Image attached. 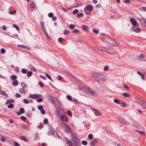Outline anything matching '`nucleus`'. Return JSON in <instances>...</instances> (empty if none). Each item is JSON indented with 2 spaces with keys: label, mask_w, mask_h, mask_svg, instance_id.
<instances>
[{
  "label": "nucleus",
  "mask_w": 146,
  "mask_h": 146,
  "mask_svg": "<svg viewBox=\"0 0 146 146\" xmlns=\"http://www.w3.org/2000/svg\"><path fill=\"white\" fill-rule=\"evenodd\" d=\"M21 85L22 86V88H27V86L26 84L24 82H22L21 83Z\"/></svg>",
  "instance_id": "obj_25"
},
{
  "label": "nucleus",
  "mask_w": 146,
  "mask_h": 146,
  "mask_svg": "<svg viewBox=\"0 0 146 146\" xmlns=\"http://www.w3.org/2000/svg\"><path fill=\"white\" fill-rule=\"evenodd\" d=\"M82 143L83 145H87L88 143L86 141L84 140L82 141Z\"/></svg>",
  "instance_id": "obj_43"
},
{
  "label": "nucleus",
  "mask_w": 146,
  "mask_h": 146,
  "mask_svg": "<svg viewBox=\"0 0 146 146\" xmlns=\"http://www.w3.org/2000/svg\"><path fill=\"white\" fill-rule=\"evenodd\" d=\"M1 52L2 54H3L6 51L4 48H2L1 50Z\"/></svg>",
  "instance_id": "obj_56"
},
{
  "label": "nucleus",
  "mask_w": 146,
  "mask_h": 146,
  "mask_svg": "<svg viewBox=\"0 0 146 146\" xmlns=\"http://www.w3.org/2000/svg\"><path fill=\"white\" fill-rule=\"evenodd\" d=\"M43 99L42 98H38L36 100L37 102H40L42 101Z\"/></svg>",
  "instance_id": "obj_49"
},
{
  "label": "nucleus",
  "mask_w": 146,
  "mask_h": 146,
  "mask_svg": "<svg viewBox=\"0 0 146 146\" xmlns=\"http://www.w3.org/2000/svg\"><path fill=\"white\" fill-rule=\"evenodd\" d=\"M60 109L59 108H57L56 110V113L57 115H59L60 114Z\"/></svg>",
  "instance_id": "obj_28"
},
{
  "label": "nucleus",
  "mask_w": 146,
  "mask_h": 146,
  "mask_svg": "<svg viewBox=\"0 0 146 146\" xmlns=\"http://www.w3.org/2000/svg\"><path fill=\"white\" fill-rule=\"evenodd\" d=\"M123 96L125 98H129L130 97V95L127 93H123L122 94Z\"/></svg>",
  "instance_id": "obj_20"
},
{
  "label": "nucleus",
  "mask_w": 146,
  "mask_h": 146,
  "mask_svg": "<svg viewBox=\"0 0 146 146\" xmlns=\"http://www.w3.org/2000/svg\"><path fill=\"white\" fill-rule=\"evenodd\" d=\"M65 141L68 146H72L73 143H72L71 141L69 140L67 138L65 137Z\"/></svg>",
  "instance_id": "obj_6"
},
{
  "label": "nucleus",
  "mask_w": 146,
  "mask_h": 146,
  "mask_svg": "<svg viewBox=\"0 0 146 146\" xmlns=\"http://www.w3.org/2000/svg\"><path fill=\"white\" fill-rule=\"evenodd\" d=\"M55 133H56V132L54 130L51 129L48 133V135H54Z\"/></svg>",
  "instance_id": "obj_19"
},
{
  "label": "nucleus",
  "mask_w": 146,
  "mask_h": 146,
  "mask_svg": "<svg viewBox=\"0 0 146 146\" xmlns=\"http://www.w3.org/2000/svg\"><path fill=\"white\" fill-rule=\"evenodd\" d=\"M98 141V139L95 138L90 142V144L91 146H94L95 145V143H97Z\"/></svg>",
  "instance_id": "obj_9"
},
{
  "label": "nucleus",
  "mask_w": 146,
  "mask_h": 146,
  "mask_svg": "<svg viewBox=\"0 0 146 146\" xmlns=\"http://www.w3.org/2000/svg\"><path fill=\"white\" fill-rule=\"evenodd\" d=\"M45 76L47 77L49 80H51V77L47 73H45Z\"/></svg>",
  "instance_id": "obj_57"
},
{
  "label": "nucleus",
  "mask_w": 146,
  "mask_h": 146,
  "mask_svg": "<svg viewBox=\"0 0 146 146\" xmlns=\"http://www.w3.org/2000/svg\"><path fill=\"white\" fill-rule=\"evenodd\" d=\"M33 74V72L31 71H29L27 73V75L29 77L31 76Z\"/></svg>",
  "instance_id": "obj_32"
},
{
  "label": "nucleus",
  "mask_w": 146,
  "mask_h": 146,
  "mask_svg": "<svg viewBox=\"0 0 146 146\" xmlns=\"http://www.w3.org/2000/svg\"><path fill=\"white\" fill-rule=\"evenodd\" d=\"M11 78L13 80H16L17 78V76L15 75H13L11 76Z\"/></svg>",
  "instance_id": "obj_41"
},
{
  "label": "nucleus",
  "mask_w": 146,
  "mask_h": 146,
  "mask_svg": "<svg viewBox=\"0 0 146 146\" xmlns=\"http://www.w3.org/2000/svg\"><path fill=\"white\" fill-rule=\"evenodd\" d=\"M13 26L15 28H16V30L17 31H18L19 30V27L17 25H15V24H13Z\"/></svg>",
  "instance_id": "obj_40"
},
{
  "label": "nucleus",
  "mask_w": 146,
  "mask_h": 146,
  "mask_svg": "<svg viewBox=\"0 0 146 146\" xmlns=\"http://www.w3.org/2000/svg\"><path fill=\"white\" fill-rule=\"evenodd\" d=\"M141 106H142L143 107L146 108V102H143L142 105H141Z\"/></svg>",
  "instance_id": "obj_64"
},
{
  "label": "nucleus",
  "mask_w": 146,
  "mask_h": 146,
  "mask_svg": "<svg viewBox=\"0 0 146 146\" xmlns=\"http://www.w3.org/2000/svg\"><path fill=\"white\" fill-rule=\"evenodd\" d=\"M21 127L22 128H23V129H28L29 127L28 126H27L26 125H25L24 124H21Z\"/></svg>",
  "instance_id": "obj_24"
},
{
  "label": "nucleus",
  "mask_w": 146,
  "mask_h": 146,
  "mask_svg": "<svg viewBox=\"0 0 146 146\" xmlns=\"http://www.w3.org/2000/svg\"><path fill=\"white\" fill-rule=\"evenodd\" d=\"M78 9H76L75 10H74L73 12V13H72V14H73V15H75V14H76L77 13H78Z\"/></svg>",
  "instance_id": "obj_55"
},
{
  "label": "nucleus",
  "mask_w": 146,
  "mask_h": 146,
  "mask_svg": "<svg viewBox=\"0 0 146 146\" xmlns=\"http://www.w3.org/2000/svg\"><path fill=\"white\" fill-rule=\"evenodd\" d=\"M23 103L25 104H28L29 103V102L26 99H24L23 100Z\"/></svg>",
  "instance_id": "obj_60"
},
{
  "label": "nucleus",
  "mask_w": 146,
  "mask_h": 146,
  "mask_svg": "<svg viewBox=\"0 0 146 146\" xmlns=\"http://www.w3.org/2000/svg\"><path fill=\"white\" fill-rule=\"evenodd\" d=\"M84 92L86 94L93 96H97V92L89 87H85L83 88Z\"/></svg>",
  "instance_id": "obj_1"
},
{
  "label": "nucleus",
  "mask_w": 146,
  "mask_h": 146,
  "mask_svg": "<svg viewBox=\"0 0 146 146\" xmlns=\"http://www.w3.org/2000/svg\"><path fill=\"white\" fill-rule=\"evenodd\" d=\"M121 106L122 107H125L127 106L126 104L124 102H122L121 103H120Z\"/></svg>",
  "instance_id": "obj_30"
},
{
  "label": "nucleus",
  "mask_w": 146,
  "mask_h": 146,
  "mask_svg": "<svg viewBox=\"0 0 146 146\" xmlns=\"http://www.w3.org/2000/svg\"><path fill=\"white\" fill-rule=\"evenodd\" d=\"M19 92L21 93L24 94L25 93L26 91L25 90L24 88H22L20 89Z\"/></svg>",
  "instance_id": "obj_26"
},
{
  "label": "nucleus",
  "mask_w": 146,
  "mask_h": 146,
  "mask_svg": "<svg viewBox=\"0 0 146 146\" xmlns=\"http://www.w3.org/2000/svg\"><path fill=\"white\" fill-rule=\"evenodd\" d=\"M38 135L36 133L35 134V136L34 137V139L35 140H36L38 138Z\"/></svg>",
  "instance_id": "obj_62"
},
{
  "label": "nucleus",
  "mask_w": 146,
  "mask_h": 146,
  "mask_svg": "<svg viewBox=\"0 0 146 146\" xmlns=\"http://www.w3.org/2000/svg\"><path fill=\"white\" fill-rule=\"evenodd\" d=\"M66 98L68 100L70 101H71L72 100L71 96L69 95H67L66 96Z\"/></svg>",
  "instance_id": "obj_33"
},
{
  "label": "nucleus",
  "mask_w": 146,
  "mask_h": 146,
  "mask_svg": "<svg viewBox=\"0 0 146 146\" xmlns=\"http://www.w3.org/2000/svg\"><path fill=\"white\" fill-rule=\"evenodd\" d=\"M0 94L7 98L8 97V95L6 94L5 92L4 91L2 90H1V91L0 92Z\"/></svg>",
  "instance_id": "obj_17"
},
{
  "label": "nucleus",
  "mask_w": 146,
  "mask_h": 146,
  "mask_svg": "<svg viewBox=\"0 0 146 146\" xmlns=\"http://www.w3.org/2000/svg\"><path fill=\"white\" fill-rule=\"evenodd\" d=\"M92 31L93 32L96 34H97L98 33L99 31L98 30L93 29Z\"/></svg>",
  "instance_id": "obj_39"
},
{
  "label": "nucleus",
  "mask_w": 146,
  "mask_h": 146,
  "mask_svg": "<svg viewBox=\"0 0 146 146\" xmlns=\"http://www.w3.org/2000/svg\"><path fill=\"white\" fill-rule=\"evenodd\" d=\"M82 5V3H79L78 4L76 5L75 6V7L76 8L78 7H80Z\"/></svg>",
  "instance_id": "obj_58"
},
{
  "label": "nucleus",
  "mask_w": 146,
  "mask_h": 146,
  "mask_svg": "<svg viewBox=\"0 0 146 146\" xmlns=\"http://www.w3.org/2000/svg\"><path fill=\"white\" fill-rule=\"evenodd\" d=\"M69 28L71 29H73L74 28V26L72 24H70L69 26Z\"/></svg>",
  "instance_id": "obj_61"
},
{
  "label": "nucleus",
  "mask_w": 146,
  "mask_h": 146,
  "mask_svg": "<svg viewBox=\"0 0 146 146\" xmlns=\"http://www.w3.org/2000/svg\"><path fill=\"white\" fill-rule=\"evenodd\" d=\"M113 102L115 103H116L117 104H120V102L119 100L116 99H115L113 100Z\"/></svg>",
  "instance_id": "obj_29"
},
{
  "label": "nucleus",
  "mask_w": 146,
  "mask_h": 146,
  "mask_svg": "<svg viewBox=\"0 0 146 146\" xmlns=\"http://www.w3.org/2000/svg\"><path fill=\"white\" fill-rule=\"evenodd\" d=\"M43 32H44V34L47 37V38L49 39L50 38V37L48 35L46 31V30L45 28L44 29H42Z\"/></svg>",
  "instance_id": "obj_15"
},
{
  "label": "nucleus",
  "mask_w": 146,
  "mask_h": 146,
  "mask_svg": "<svg viewBox=\"0 0 146 146\" xmlns=\"http://www.w3.org/2000/svg\"><path fill=\"white\" fill-rule=\"evenodd\" d=\"M67 113L70 117H71L72 115V113L70 111V110L68 111H67Z\"/></svg>",
  "instance_id": "obj_53"
},
{
  "label": "nucleus",
  "mask_w": 146,
  "mask_h": 146,
  "mask_svg": "<svg viewBox=\"0 0 146 146\" xmlns=\"http://www.w3.org/2000/svg\"><path fill=\"white\" fill-rule=\"evenodd\" d=\"M41 96V95L39 94H34V99H35L39 97H40Z\"/></svg>",
  "instance_id": "obj_36"
},
{
  "label": "nucleus",
  "mask_w": 146,
  "mask_h": 146,
  "mask_svg": "<svg viewBox=\"0 0 146 146\" xmlns=\"http://www.w3.org/2000/svg\"><path fill=\"white\" fill-rule=\"evenodd\" d=\"M83 30L85 31H87L89 29L88 27L86 25H83L82 27Z\"/></svg>",
  "instance_id": "obj_12"
},
{
  "label": "nucleus",
  "mask_w": 146,
  "mask_h": 146,
  "mask_svg": "<svg viewBox=\"0 0 146 146\" xmlns=\"http://www.w3.org/2000/svg\"><path fill=\"white\" fill-rule=\"evenodd\" d=\"M62 124H64L65 125V130L67 132H70V130L69 125L67 124H65L64 123H63Z\"/></svg>",
  "instance_id": "obj_14"
},
{
  "label": "nucleus",
  "mask_w": 146,
  "mask_h": 146,
  "mask_svg": "<svg viewBox=\"0 0 146 146\" xmlns=\"http://www.w3.org/2000/svg\"><path fill=\"white\" fill-rule=\"evenodd\" d=\"M18 83V82L17 80H15L13 81L12 84L14 86H17Z\"/></svg>",
  "instance_id": "obj_27"
},
{
  "label": "nucleus",
  "mask_w": 146,
  "mask_h": 146,
  "mask_svg": "<svg viewBox=\"0 0 146 146\" xmlns=\"http://www.w3.org/2000/svg\"><path fill=\"white\" fill-rule=\"evenodd\" d=\"M130 21L131 23L133 26H137V27H139V24L137 23L135 19L131 18L130 19Z\"/></svg>",
  "instance_id": "obj_3"
},
{
  "label": "nucleus",
  "mask_w": 146,
  "mask_h": 146,
  "mask_svg": "<svg viewBox=\"0 0 146 146\" xmlns=\"http://www.w3.org/2000/svg\"><path fill=\"white\" fill-rule=\"evenodd\" d=\"M48 16L50 18H51L53 17V14L52 13H50L48 14Z\"/></svg>",
  "instance_id": "obj_59"
},
{
  "label": "nucleus",
  "mask_w": 146,
  "mask_h": 146,
  "mask_svg": "<svg viewBox=\"0 0 146 146\" xmlns=\"http://www.w3.org/2000/svg\"><path fill=\"white\" fill-rule=\"evenodd\" d=\"M145 56V55L143 54H141L139 56V59L141 61H143L144 60V57Z\"/></svg>",
  "instance_id": "obj_21"
},
{
  "label": "nucleus",
  "mask_w": 146,
  "mask_h": 146,
  "mask_svg": "<svg viewBox=\"0 0 146 146\" xmlns=\"http://www.w3.org/2000/svg\"><path fill=\"white\" fill-rule=\"evenodd\" d=\"M109 68V66L108 65H106L104 67V71H107L108 70Z\"/></svg>",
  "instance_id": "obj_38"
},
{
  "label": "nucleus",
  "mask_w": 146,
  "mask_h": 146,
  "mask_svg": "<svg viewBox=\"0 0 146 146\" xmlns=\"http://www.w3.org/2000/svg\"><path fill=\"white\" fill-rule=\"evenodd\" d=\"M122 123H124L126 124H129L130 123L127 121V120H126L125 119H123L122 120Z\"/></svg>",
  "instance_id": "obj_35"
},
{
  "label": "nucleus",
  "mask_w": 146,
  "mask_h": 146,
  "mask_svg": "<svg viewBox=\"0 0 146 146\" xmlns=\"http://www.w3.org/2000/svg\"><path fill=\"white\" fill-rule=\"evenodd\" d=\"M17 46L18 47H21L23 48L26 49L28 50H29L30 49L29 48L24 45H21L19 44L17 45Z\"/></svg>",
  "instance_id": "obj_16"
},
{
  "label": "nucleus",
  "mask_w": 146,
  "mask_h": 146,
  "mask_svg": "<svg viewBox=\"0 0 146 146\" xmlns=\"http://www.w3.org/2000/svg\"><path fill=\"white\" fill-rule=\"evenodd\" d=\"M1 140L2 142H4L5 141V136H1Z\"/></svg>",
  "instance_id": "obj_31"
},
{
  "label": "nucleus",
  "mask_w": 146,
  "mask_h": 146,
  "mask_svg": "<svg viewBox=\"0 0 146 146\" xmlns=\"http://www.w3.org/2000/svg\"><path fill=\"white\" fill-rule=\"evenodd\" d=\"M43 122L45 124H47L48 122V119H44L43 120Z\"/></svg>",
  "instance_id": "obj_52"
},
{
  "label": "nucleus",
  "mask_w": 146,
  "mask_h": 146,
  "mask_svg": "<svg viewBox=\"0 0 146 146\" xmlns=\"http://www.w3.org/2000/svg\"><path fill=\"white\" fill-rule=\"evenodd\" d=\"M87 10L89 11H91L92 9V6L91 5H88L86 7Z\"/></svg>",
  "instance_id": "obj_18"
},
{
  "label": "nucleus",
  "mask_w": 146,
  "mask_h": 146,
  "mask_svg": "<svg viewBox=\"0 0 146 146\" xmlns=\"http://www.w3.org/2000/svg\"><path fill=\"white\" fill-rule=\"evenodd\" d=\"M135 131L136 132H138L139 133H140V134H141V135H144L145 134V133L143 131H138L137 130H135Z\"/></svg>",
  "instance_id": "obj_54"
},
{
  "label": "nucleus",
  "mask_w": 146,
  "mask_h": 146,
  "mask_svg": "<svg viewBox=\"0 0 146 146\" xmlns=\"http://www.w3.org/2000/svg\"><path fill=\"white\" fill-rule=\"evenodd\" d=\"M16 11L15 10H14L13 11H10L9 12V14L11 15H13L15 14L16 13Z\"/></svg>",
  "instance_id": "obj_50"
},
{
  "label": "nucleus",
  "mask_w": 146,
  "mask_h": 146,
  "mask_svg": "<svg viewBox=\"0 0 146 146\" xmlns=\"http://www.w3.org/2000/svg\"><path fill=\"white\" fill-rule=\"evenodd\" d=\"M14 105L12 104H9L8 106H7V107L9 108H12L14 107Z\"/></svg>",
  "instance_id": "obj_46"
},
{
  "label": "nucleus",
  "mask_w": 146,
  "mask_h": 146,
  "mask_svg": "<svg viewBox=\"0 0 146 146\" xmlns=\"http://www.w3.org/2000/svg\"><path fill=\"white\" fill-rule=\"evenodd\" d=\"M131 30L136 33H138L139 32L140 29L139 27H137V26H134L131 27Z\"/></svg>",
  "instance_id": "obj_4"
},
{
  "label": "nucleus",
  "mask_w": 146,
  "mask_h": 146,
  "mask_svg": "<svg viewBox=\"0 0 146 146\" xmlns=\"http://www.w3.org/2000/svg\"><path fill=\"white\" fill-rule=\"evenodd\" d=\"M20 112L21 113H23L25 112V110L23 108H21L20 109Z\"/></svg>",
  "instance_id": "obj_48"
},
{
  "label": "nucleus",
  "mask_w": 146,
  "mask_h": 146,
  "mask_svg": "<svg viewBox=\"0 0 146 146\" xmlns=\"http://www.w3.org/2000/svg\"><path fill=\"white\" fill-rule=\"evenodd\" d=\"M47 98L49 101L51 103H53L57 100V98H54L52 97L49 95H48Z\"/></svg>",
  "instance_id": "obj_5"
},
{
  "label": "nucleus",
  "mask_w": 146,
  "mask_h": 146,
  "mask_svg": "<svg viewBox=\"0 0 146 146\" xmlns=\"http://www.w3.org/2000/svg\"><path fill=\"white\" fill-rule=\"evenodd\" d=\"M137 102L139 105L141 106L142 105L143 102L140 99L138 100H137Z\"/></svg>",
  "instance_id": "obj_45"
},
{
  "label": "nucleus",
  "mask_w": 146,
  "mask_h": 146,
  "mask_svg": "<svg viewBox=\"0 0 146 146\" xmlns=\"http://www.w3.org/2000/svg\"><path fill=\"white\" fill-rule=\"evenodd\" d=\"M63 40V39L61 37L59 38L58 39V42L60 43H61V42Z\"/></svg>",
  "instance_id": "obj_63"
},
{
  "label": "nucleus",
  "mask_w": 146,
  "mask_h": 146,
  "mask_svg": "<svg viewBox=\"0 0 146 146\" xmlns=\"http://www.w3.org/2000/svg\"><path fill=\"white\" fill-rule=\"evenodd\" d=\"M21 72L23 74H26L27 73V70L25 68L22 69L21 70Z\"/></svg>",
  "instance_id": "obj_47"
},
{
  "label": "nucleus",
  "mask_w": 146,
  "mask_h": 146,
  "mask_svg": "<svg viewBox=\"0 0 146 146\" xmlns=\"http://www.w3.org/2000/svg\"><path fill=\"white\" fill-rule=\"evenodd\" d=\"M19 138L24 141H27V138L24 136H20L19 137Z\"/></svg>",
  "instance_id": "obj_23"
},
{
  "label": "nucleus",
  "mask_w": 146,
  "mask_h": 146,
  "mask_svg": "<svg viewBox=\"0 0 146 146\" xmlns=\"http://www.w3.org/2000/svg\"><path fill=\"white\" fill-rule=\"evenodd\" d=\"M30 6L32 8H34L35 7V4L34 3H33L31 4Z\"/></svg>",
  "instance_id": "obj_44"
},
{
  "label": "nucleus",
  "mask_w": 146,
  "mask_h": 146,
  "mask_svg": "<svg viewBox=\"0 0 146 146\" xmlns=\"http://www.w3.org/2000/svg\"><path fill=\"white\" fill-rule=\"evenodd\" d=\"M109 44L111 46H118V44L115 42V41L113 40H111L109 41Z\"/></svg>",
  "instance_id": "obj_7"
},
{
  "label": "nucleus",
  "mask_w": 146,
  "mask_h": 146,
  "mask_svg": "<svg viewBox=\"0 0 146 146\" xmlns=\"http://www.w3.org/2000/svg\"><path fill=\"white\" fill-rule=\"evenodd\" d=\"M83 16L82 13H79L77 14L76 17L77 18H80Z\"/></svg>",
  "instance_id": "obj_34"
},
{
  "label": "nucleus",
  "mask_w": 146,
  "mask_h": 146,
  "mask_svg": "<svg viewBox=\"0 0 146 146\" xmlns=\"http://www.w3.org/2000/svg\"><path fill=\"white\" fill-rule=\"evenodd\" d=\"M54 106L57 108H59L60 106V103L57 98V100L53 103Z\"/></svg>",
  "instance_id": "obj_11"
},
{
  "label": "nucleus",
  "mask_w": 146,
  "mask_h": 146,
  "mask_svg": "<svg viewBox=\"0 0 146 146\" xmlns=\"http://www.w3.org/2000/svg\"><path fill=\"white\" fill-rule=\"evenodd\" d=\"M138 20L145 26H146V19L143 18L139 19Z\"/></svg>",
  "instance_id": "obj_10"
},
{
  "label": "nucleus",
  "mask_w": 146,
  "mask_h": 146,
  "mask_svg": "<svg viewBox=\"0 0 146 146\" xmlns=\"http://www.w3.org/2000/svg\"><path fill=\"white\" fill-rule=\"evenodd\" d=\"M93 78L98 82L101 83L104 81V78L101 74L98 73H94L92 74Z\"/></svg>",
  "instance_id": "obj_2"
},
{
  "label": "nucleus",
  "mask_w": 146,
  "mask_h": 146,
  "mask_svg": "<svg viewBox=\"0 0 146 146\" xmlns=\"http://www.w3.org/2000/svg\"><path fill=\"white\" fill-rule=\"evenodd\" d=\"M88 138L90 140L92 139L93 138V135L92 134H90L88 136Z\"/></svg>",
  "instance_id": "obj_37"
},
{
  "label": "nucleus",
  "mask_w": 146,
  "mask_h": 146,
  "mask_svg": "<svg viewBox=\"0 0 146 146\" xmlns=\"http://www.w3.org/2000/svg\"><path fill=\"white\" fill-rule=\"evenodd\" d=\"M69 31L67 30H65L64 31V33L65 35H67L69 34Z\"/></svg>",
  "instance_id": "obj_42"
},
{
  "label": "nucleus",
  "mask_w": 146,
  "mask_h": 146,
  "mask_svg": "<svg viewBox=\"0 0 146 146\" xmlns=\"http://www.w3.org/2000/svg\"><path fill=\"white\" fill-rule=\"evenodd\" d=\"M15 101L14 100H12V99H10L9 100H7L6 102V104H10L11 103H13Z\"/></svg>",
  "instance_id": "obj_22"
},
{
  "label": "nucleus",
  "mask_w": 146,
  "mask_h": 146,
  "mask_svg": "<svg viewBox=\"0 0 146 146\" xmlns=\"http://www.w3.org/2000/svg\"><path fill=\"white\" fill-rule=\"evenodd\" d=\"M71 137L72 140L73 142L78 140V138L74 134H72L71 135Z\"/></svg>",
  "instance_id": "obj_13"
},
{
  "label": "nucleus",
  "mask_w": 146,
  "mask_h": 146,
  "mask_svg": "<svg viewBox=\"0 0 146 146\" xmlns=\"http://www.w3.org/2000/svg\"><path fill=\"white\" fill-rule=\"evenodd\" d=\"M21 119L23 121H25L27 120L26 118L25 117V116H21Z\"/></svg>",
  "instance_id": "obj_51"
},
{
  "label": "nucleus",
  "mask_w": 146,
  "mask_h": 146,
  "mask_svg": "<svg viewBox=\"0 0 146 146\" xmlns=\"http://www.w3.org/2000/svg\"><path fill=\"white\" fill-rule=\"evenodd\" d=\"M92 110L94 111V112L96 116H102L101 113L97 110L94 108H92Z\"/></svg>",
  "instance_id": "obj_8"
}]
</instances>
